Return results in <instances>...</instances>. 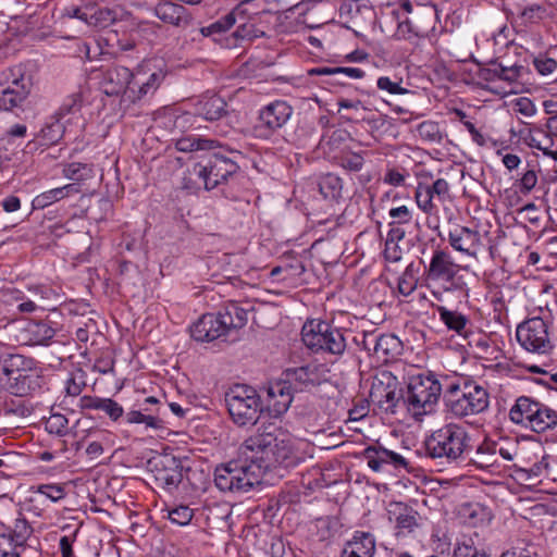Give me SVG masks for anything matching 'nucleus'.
<instances>
[{
	"instance_id": "1",
	"label": "nucleus",
	"mask_w": 557,
	"mask_h": 557,
	"mask_svg": "<svg viewBox=\"0 0 557 557\" xmlns=\"http://www.w3.org/2000/svg\"><path fill=\"white\" fill-rule=\"evenodd\" d=\"M271 426L262 433L250 436L242 444L244 455L250 453L261 466V474L265 470L296 465L299 458L294 450L293 440L285 432Z\"/></svg>"
},
{
	"instance_id": "2",
	"label": "nucleus",
	"mask_w": 557,
	"mask_h": 557,
	"mask_svg": "<svg viewBox=\"0 0 557 557\" xmlns=\"http://www.w3.org/2000/svg\"><path fill=\"white\" fill-rule=\"evenodd\" d=\"M261 466L250 453L246 455L239 447L238 457L215 468L214 483L222 492L244 493L261 481Z\"/></svg>"
},
{
	"instance_id": "3",
	"label": "nucleus",
	"mask_w": 557,
	"mask_h": 557,
	"mask_svg": "<svg viewBox=\"0 0 557 557\" xmlns=\"http://www.w3.org/2000/svg\"><path fill=\"white\" fill-rule=\"evenodd\" d=\"M425 454L432 459L459 462L472 448L471 435L458 423H447L432 432L424 441Z\"/></svg>"
},
{
	"instance_id": "4",
	"label": "nucleus",
	"mask_w": 557,
	"mask_h": 557,
	"mask_svg": "<svg viewBox=\"0 0 557 557\" xmlns=\"http://www.w3.org/2000/svg\"><path fill=\"white\" fill-rule=\"evenodd\" d=\"M442 394V385L432 373L411 375L403 395L407 410L419 419L431 413Z\"/></svg>"
},
{
	"instance_id": "5",
	"label": "nucleus",
	"mask_w": 557,
	"mask_h": 557,
	"mask_svg": "<svg viewBox=\"0 0 557 557\" xmlns=\"http://www.w3.org/2000/svg\"><path fill=\"white\" fill-rule=\"evenodd\" d=\"M346 331L323 320H309L301 330L305 345L314 352L342 356L347 347Z\"/></svg>"
},
{
	"instance_id": "6",
	"label": "nucleus",
	"mask_w": 557,
	"mask_h": 557,
	"mask_svg": "<svg viewBox=\"0 0 557 557\" xmlns=\"http://www.w3.org/2000/svg\"><path fill=\"white\" fill-rule=\"evenodd\" d=\"M231 420L237 426H250L258 422L262 403L258 392L249 385L235 384L224 395Z\"/></svg>"
},
{
	"instance_id": "7",
	"label": "nucleus",
	"mask_w": 557,
	"mask_h": 557,
	"mask_svg": "<svg viewBox=\"0 0 557 557\" xmlns=\"http://www.w3.org/2000/svg\"><path fill=\"white\" fill-rule=\"evenodd\" d=\"M447 412L461 419L474 416L488 408V393L474 383H465L463 386L451 384L444 396Z\"/></svg>"
},
{
	"instance_id": "8",
	"label": "nucleus",
	"mask_w": 557,
	"mask_h": 557,
	"mask_svg": "<svg viewBox=\"0 0 557 557\" xmlns=\"http://www.w3.org/2000/svg\"><path fill=\"white\" fill-rule=\"evenodd\" d=\"M509 419L515 424L542 433L556 426L557 411L532 397L520 396L509 410Z\"/></svg>"
},
{
	"instance_id": "9",
	"label": "nucleus",
	"mask_w": 557,
	"mask_h": 557,
	"mask_svg": "<svg viewBox=\"0 0 557 557\" xmlns=\"http://www.w3.org/2000/svg\"><path fill=\"white\" fill-rule=\"evenodd\" d=\"M237 171L238 165L236 162L214 153L205 164L196 163L191 170L188 171V180L193 183L195 188L202 186L205 189L211 190L226 182L230 177L235 175Z\"/></svg>"
},
{
	"instance_id": "10",
	"label": "nucleus",
	"mask_w": 557,
	"mask_h": 557,
	"mask_svg": "<svg viewBox=\"0 0 557 557\" xmlns=\"http://www.w3.org/2000/svg\"><path fill=\"white\" fill-rule=\"evenodd\" d=\"M293 112V107L285 100L277 99L263 106L258 111L252 127L253 136L259 139H270L287 124Z\"/></svg>"
},
{
	"instance_id": "11",
	"label": "nucleus",
	"mask_w": 557,
	"mask_h": 557,
	"mask_svg": "<svg viewBox=\"0 0 557 557\" xmlns=\"http://www.w3.org/2000/svg\"><path fill=\"white\" fill-rule=\"evenodd\" d=\"M520 346L527 351L547 355L553 350L548 324L543 318L534 317L520 323L516 330Z\"/></svg>"
},
{
	"instance_id": "12",
	"label": "nucleus",
	"mask_w": 557,
	"mask_h": 557,
	"mask_svg": "<svg viewBox=\"0 0 557 557\" xmlns=\"http://www.w3.org/2000/svg\"><path fill=\"white\" fill-rule=\"evenodd\" d=\"M30 91V81L20 66L8 69L0 76V110L21 106Z\"/></svg>"
},
{
	"instance_id": "13",
	"label": "nucleus",
	"mask_w": 557,
	"mask_h": 557,
	"mask_svg": "<svg viewBox=\"0 0 557 557\" xmlns=\"http://www.w3.org/2000/svg\"><path fill=\"white\" fill-rule=\"evenodd\" d=\"M369 397L380 410L395 413L403 399L397 377L387 370L380 371L372 380Z\"/></svg>"
},
{
	"instance_id": "14",
	"label": "nucleus",
	"mask_w": 557,
	"mask_h": 557,
	"mask_svg": "<svg viewBox=\"0 0 557 557\" xmlns=\"http://www.w3.org/2000/svg\"><path fill=\"white\" fill-rule=\"evenodd\" d=\"M460 265L457 264L449 251L437 247L425 267L424 275L428 282L442 284L446 289L460 288L457 280Z\"/></svg>"
},
{
	"instance_id": "15",
	"label": "nucleus",
	"mask_w": 557,
	"mask_h": 557,
	"mask_svg": "<svg viewBox=\"0 0 557 557\" xmlns=\"http://www.w3.org/2000/svg\"><path fill=\"white\" fill-rule=\"evenodd\" d=\"M2 370L7 376L13 377L22 384L17 387L16 393L24 395L35 388L32 384L35 382L34 379L39 377L40 367L34 358L13 354L4 359Z\"/></svg>"
},
{
	"instance_id": "16",
	"label": "nucleus",
	"mask_w": 557,
	"mask_h": 557,
	"mask_svg": "<svg viewBox=\"0 0 557 557\" xmlns=\"http://www.w3.org/2000/svg\"><path fill=\"white\" fill-rule=\"evenodd\" d=\"M417 207L428 215L437 213L438 203L453 200L450 185L445 178H437L431 184L419 182L414 189Z\"/></svg>"
},
{
	"instance_id": "17",
	"label": "nucleus",
	"mask_w": 557,
	"mask_h": 557,
	"mask_svg": "<svg viewBox=\"0 0 557 557\" xmlns=\"http://www.w3.org/2000/svg\"><path fill=\"white\" fill-rule=\"evenodd\" d=\"M148 467L158 487L172 492L182 482V462L173 455L153 457L148 461Z\"/></svg>"
},
{
	"instance_id": "18",
	"label": "nucleus",
	"mask_w": 557,
	"mask_h": 557,
	"mask_svg": "<svg viewBox=\"0 0 557 557\" xmlns=\"http://www.w3.org/2000/svg\"><path fill=\"white\" fill-rule=\"evenodd\" d=\"M326 369L322 364H306L299 368L287 369L283 376L293 388L297 391L309 389L326 381Z\"/></svg>"
},
{
	"instance_id": "19",
	"label": "nucleus",
	"mask_w": 557,
	"mask_h": 557,
	"mask_svg": "<svg viewBox=\"0 0 557 557\" xmlns=\"http://www.w3.org/2000/svg\"><path fill=\"white\" fill-rule=\"evenodd\" d=\"M55 335V329L49 320H29L20 329L17 339L22 345H48Z\"/></svg>"
},
{
	"instance_id": "20",
	"label": "nucleus",
	"mask_w": 557,
	"mask_h": 557,
	"mask_svg": "<svg viewBox=\"0 0 557 557\" xmlns=\"http://www.w3.org/2000/svg\"><path fill=\"white\" fill-rule=\"evenodd\" d=\"M294 392L285 377L270 383L267 388L268 410L275 417L285 413L293 401Z\"/></svg>"
},
{
	"instance_id": "21",
	"label": "nucleus",
	"mask_w": 557,
	"mask_h": 557,
	"mask_svg": "<svg viewBox=\"0 0 557 557\" xmlns=\"http://www.w3.org/2000/svg\"><path fill=\"white\" fill-rule=\"evenodd\" d=\"M133 78L134 73L128 67L114 65L104 72L101 86L109 96H117L126 90L135 94Z\"/></svg>"
},
{
	"instance_id": "22",
	"label": "nucleus",
	"mask_w": 557,
	"mask_h": 557,
	"mask_svg": "<svg viewBox=\"0 0 557 557\" xmlns=\"http://www.w3.org/2000/svg\"><path fill=\"white\" fill-rule=\"evenodd\" d=\"M448 242L455 250L474 258L482 246L480 233L461 225H456L449 230Z\"/></svg>"
},
{
	"instance_id": "23",
	"label": "nucleus",
	"mask_w": 557,
	"mask_h": 557,
	"mask_svg": "<svg viewBox=\"0 0 557 557\" xmlns=\"http://www.w3.org/2000/svg\"><path fill=\"white\" fill-rule=\"evenodd\" d=\"M226 334L220 313H206L190 327V335L197 342H212Z\"/></svg>"
},
{
	"instance_id": "24",
	"label": "nucleus",
	"mask_w": 557,
	"mask_h": 557,
	"mask_svg": "<svg viewBox=\"0 0 557 557\" xmlns=\"http://www.w3.org/2000/svg\"><path fill=\"white\" fill-rule=\"evenodd\" d=\"M363 457L367 460L368 467L374 472L383 471L387 465H392L395 468H406L408 465L401 455L383 446H368L363 450Z\"/></svg>"
},
{
	"instance_id": "25",
	"label": "nucleus",
	"mask_w": 557,
	"mask_h": 557,
	"mask_svg": "<svg viewBox=\"0 0 557 557\" xmlns=\"http://www.w3.org/2000/svg\"><path fill=\"white\" fill-rule=\"evenodd\" d=\"M154 11L159 20L177 28L185 29L194 21L193 14L185 7L175 2L159 3Z\"/></svg>"
},
{
	"instance_id": "26",
	"label": "nucleus",
	"mask_w": 557,
	"mask_h": 557,
	"mask_svg": "<svg viewBox=\"0 0 557 557\" xmlns=\"http://www.w3.org/2000/svg\"><path fill=\"white\" fill-rule=\"evenodd\" d=\"M388 518L395 522L398 534L410 533L418 527L419 513L401 502H394L388 507Z\"/></svg>"
},
{
	"instance_id": "27",
	"label": "nucleus",
	"mask_w": 557,
	"mask_h": 557,
	"mask_svg": "<svg viewBox=\"0 0 557 557\" xmlns=\"http://www.w3.org/2000/svg\"><path fill=\"white\" fill-rule=\"evenodd\" d=\"M375 539L370 532L356 531L345 544L339 557H373Z\"/></svg>"
},
{
	"instance_id": "28",
	"label": "nucleus",
	"mask_w": 557,
	"mask_h": 557,
	"mask_svg": "<svg viewBox=\"0 0 557 557\" xmlns=\"http://www.w3.org/2000/svg\"><path fill=\"white\" fill-rule=\"evenodd\" d=\"M195 114L207 121H215L226 114V102L216 94H205L195 103Z\"/></svg>"
},
{
	"instance_id": "29",
	"label": "nucleus",
	"mask_w": 557,
	"mask_h": 557,
	"mask_svg": "<svg viewBox=\"0 0 557 557\" xmlns=\"http://www.w3.org/2000/svg\"><path fill=\"white\" fill-rule=\"evenodd\" d=\"M460 521L472 528L486 527L492 521L493 515L491 509L480 503H466L458 509Z\"/></svg>"
},
{
	"instance_id": "30",
	"label": "nucleus",
	"mask_w": 557,
	"mask_h": 557,
	"mask_svg": "<svg viewBox=\"0 0 557 557\" xmlns=\"http://www.w3.org/2000/svg\"><path fill=\"white\" fill-rule=\"evenodd\" d=\"M436 311L440 321L447 327L448 331L456 333L461 337H467L471 326L469 315L463 314L458 310L448 309L445 306H437Z\"/></svg>"
},
{
	"instance_id": "31",
	"label": "nucleus",
	"mask_w": 557,
	"mask_h": 557,
	"mask_svg": "<svg viewBox=\"0 0 557 557\" xmlns=\"http://www.w3.org/2000/svg\"><path fill=\"white\" fill-rule=\"evenodd\" d=\"M403 349L401 342L393 334L376 336L373 355L382 362L395 359Z\"/></svg>"
},
{
	"instance_id": "32",
	"label": "nucleus",
	"mask_w": 557,
	"mask_h": 557,
	"mask_svg": "<svg viewBox=\"0 0 557 557\" xmlns=\"http://www.w3.org/2000/svg\"><path fill=\"white\" fill-rule=\"evenodd\" d=\"M469 460L480 469L497 467V442L485 437V440L476 446Z\"/></svg>"
},
{
	"instance_id": "33",
	"label": "nucleus",
	"mask_w": 557,
	"mask_h": 557,
	"mask_svg": "<svg viewBox=\"0 0 557 557\" xmlns=\"http://www.w3.org/2000/svg\"><path fill=\"white\" fill-rule=\"evenodd\" d=\"M85 102V90L79 87L78 90L66 96L55 112L54 117H60L63 121H71L81 116V111Z\"/></svg>"
},
{
	"instance_id": "34",
	"label": "nucleus",
	"mask_w": 557,
	"mask_h": 557,
	"mask_svg": "<svg viewBox=\"0 0 557 557\" xmlns=\"http://www.w3.org/2000/svg\"><path fill=\"white\" fill-rule=\"evenodd\" d=\"M222 324L226 333L233 329H242L248 321L247 310L240 308L237 302H228L222 310L219 311Z\"/></svg>"
},
{
	"instance_id": "35",
	"label": "nucleus",
	"mask_w": 557,
	"mask_h": 557,
	"mask_svg": "<svg viewBox=\"0 0 557 557\" xmlns=\"http://www.w3.org/2000/svg\"><path fill=\"white\" fill-rule=\"evenodd\" d=\"M125 422L128 424H145L146 428L159 430L164 425V421L153 408L143 407L128 411L125 414Z\"/></svg>"
},
{
	"instance_id": "36",
	"label": "nucleus",
	"mask_w": 557,
	"mask_h": 557,
	"mask_svg": "<svg viewBox=\"0 0 557 557\" xmlns=\"http://www.w3.org/2000/svg\"><path fill=\"white\" fill-rule=\"evenodd\" d=\"M77 193H79V187L76 184H66L62 187L52 188L36 196L33 200V206L35 209H44Z\"/></svg>"
},
{
	"instance_id": "37",
	"label": "nucleus",
	"mask_w": 557,
	"mask_h": 557,
	"mask_svg": "<svg viewBox=\"0 0 557 557\" xmlns=\"http://www.w3.org/2000/svg\"><path fill=\"white\" fill-rule=\"evenodd\" d=\"M141 70H138L134 73L133 78V87L135 94H133L134 99H141L143 97L153 94L162 81L164 79V73L162 71L153 72L149 75L147 79H141Z\"/></svg>"
},
{
	"instance_id": "38",
	"label": "nucleus",
	"mask_w": 557,
	"mask_h": 557,
	"mask_svg": "<svg viewBox=\"0 0 557 557\" xmlns=\"http://www.w3.org/2000/svg\"><path fill=\"white\" fill-rule=\"evenodd\" d=\"M520 71L518 67H506L500 64H493L492 67L481 71V77L486 82L504 81L513 83L518 79Z\"/></svg>"
},
{
	"instance_id": "39",
	"label": "nucleus",
	"mask_w": 557,
	"mask_h": 557,
	"mask_svg": "<svg viewBox=\"0 0 557 557\" xmlns=\"http://www.w3.org/2000/svg\"><path fill=\"white\" fill-rule=\"evenodd\" d=\"M89 14L87 25L106 28L110 26L116 20V11L107 7H97L89 4Z\"/></svg>"
},
{
	"instance_id": "40",
	"label": "nucleus",
	"mask_w": 557,
	"mask_h": 557,
	"mask_svg": "<svg viewBox=\"0 0 557 557\" xmlns=\"http://www.w3.org/2000/svg\"><path fill=\"white\" fill-rule=\"evenodd\" d=\"M219 141L201 137H183L176 141V148L183 152H191L198 150H211L219 146Z\"/></svg>"
},
{
	"instance_id": "41",
	"label": "nucleus",
	"mask_w": 557,
	"mask_h": 557,
	"mask_svg": "<svg viewBox=\"0 0 557 557\" xmlns=\"http://www.w3.org/2000/svg\"><path fill=\"white\" fill-rule=\"evenodd\" d=\"M529 145L532 148H536L542 150L546 156H553L557 159V156L550 150L553 146V136L548 134V132H544L541 128H533L529 134Z\"/></svg>"
},
{
	"instance_id": "42",
	"label": "nucleus",
	"mask_w": 557,
	"mask_h": 557,
	"mask_svg": "<svg viewBox=\"0 0 557 557\" xmlns=\"http://www.w3.org/2000/svg\"><path fill=\"white\" fill-rule=\"evenodd\" d=\"M62 174L64 177L72 181H85L94 176V169L91 164L72 162L63 166Z\"/></svg>"
},
{
	"instance_id": "43",
	"label": "nucleus",
	"mask_w": 557,
	"mask_h": 557,
	"mask_svg": "<svg viewBox=\"0 0 557 557\" xmlns=\"http://www.w3.org/2000/svg\"><path fill=\"white\" fill-rule=\"evenodd\" d=\"M418 285L417 268L413 262L409 263L398 278L397 288L403 296L411 295Z\"/></svg>"
},
{
	"instance_id": "44",
	"label": "nucleus",
	"mask_w": 557,
	"mask_h": 557,
	"mask_svg": "<svg viewBox=\"0 0 557 557\" xmlns=\"http://www.w3.org/2000/svg\"><path fill=\"white\" fill-rule=\"evenodd\" d=\"M319 188L324 198L338 199L343 191V181L337 175L327 174L321 180Z\"/></svg>"
},
{
	"instance_id": "45",
	"label": "nucleus",
	"mask_w": 557,
	"mask_h": 557,
	"mask_svg": "<svg viewBox=\"0 0 557 557\" xmlns=\"http://www.w3.org/2000/svg\"><path fill=\"white\" fill-rule=\"evenodd\" d=\"M236 23V13L235 11L228 12L226 15L222 16L218 21L212 24L201 27L200 33L202 36L208 37L215 34L226 33L231 27H233Z\"/></svg>"
},
{
	"instance_id": "46",
	"label": "nucleus",
	"mask_w": 557,
	"mask_h": 557,
	"mask_svg": "<svg viewBox=\"0 0 557 557\" xmlns=\"http://www.w3.org/2000/svg\"><path fill=\"white\" fill-rule=\"evenodd\" d=\"M67 121H63L60 117H55V120L49 124H46L41 129L42 139L47 145H54L60 139H62L65 133V124Z\"/></svg>"
},
{
	"instance_id": "47",
	"label": "nucleus",
	"mask_w": 557,
	"mask_h": 557,
	"mask_svg": "<svg viewBox=\"0 0 557 557\" xmlns=\"http://www.w3.org/2000/svg\"><path fill=\"white\" fill-rule=\"evenodd\" d=\"M395 36L398 39L409 41L413 47H418L420 41L424 38L421 32L416 28L409 20H405L398 24Z\"/></svg>"
},
{
	"instance_id": "48",
	"label": "nucleus",
	"mask_w": 557,
	"mask_h": 557,
	"mask_svg": "<svg viewBox=\"0 0 557 557\" xmlns=\"http://www.w3.org/2000/svg\"><path fill=\"white\" fill-rule=\"evenodd\" d=\"M45 428L50 434L65 436L69 433V420L64 414L53 412L46 419Z\"/></svg>"
},
{
	"instance_id": "49",
	"label": "nucleus",
	"mask_w": 557,
	"mask_h": 557,
	"mask_svg": "<svg viewBox=\"0 0 557 557\" xmlns=\"http://www.w3.org/2000/svg\"><path fill=\"white\" fill-rule=\"evenodd\" d=\"M417 134L418 136L428 143H440L442 139V134L440 131V126L434 121H423L417 125Z\"/></svg>"
},
{
	"instance_id": "50",
	"label": "nucleus",
	"mask_w": 557,
	"mask_h": 557,
	"mask_svg": "<svg viewBox=\"0 0 557 557\" xmlns=\"http://www.w3.org/2000/svg\"><path fill=\"white\" fill-rule=\"evenodd\" d=\"M337 160L339 166L350 172L361 171L364 164L363 156L352 151H344Z\"/></svg>"
},
{
	"instance_id": "51",
	"label": "nucleus",
	"mask_w": 557,
	"mask_h": 557,
	"mask_svg": "<svg viewBox=\"0 0 557 557\" xmlns=\"http://www.w3.org/2000/svg\"><path fill=\"white\" fill-rule=\"evenodd\" d=\"M409 177V172L403 166H387L383 176V183L400 187L404 186L406 180Z\"/></svg>"
},
{
	"instance_id": "52",
	"label": "nucleus",
	"mask_w": 557,
	"mask_h": 557,
	"mask_svg": "<svg viewBox=\"0 0 557 557\" xmlns=\"http://www.w3.org/2000/svg\"><path fill=\"white\" fill-rule=\"evenodd\" d=\"M33 532L32 527L25 518H17L14 522V527L9 535L13 539V542L18 546H23L27 539Z\"/></svg>"
},
{
	"instance_id": "53",
	"label": "nucleus",
	"mask_w": 557,
	"mask_h": 557,
	"mask_svg": "<svg viewBox=\"0 0 557 557\" xmlns=\"http://www.w3.org/2000/svg\"><path fill=\"white\" fill-rule=\"evenodd\" d=\"M194 517V510L186 505H180L168 510V518L178 525H187Z\"/></svg>"
},
{
	"instance_id": "54",
	"label": "nucleus",
	"mask_w": 557,
	"mask_h": 557,
	"mask_svg": "<svg viewBox=\"0 0 557 557\" xmlns=\"http://www.w3.org/2000/svg\"><path fill=\"white\" fill-rule=\"evenodd\" d=\"M36 493L54 503L63 499L66 495L65 488L61 484H40L37 486Z\"/></svg>"
},
{
	"instance_id": "55",
	"label": "nucleus",
	"mask_w": 557,
	"mask_h": 557,
	"mask_svg": "<svg viewBox=\"0 0 557 557\" xmlns=\"http://www.w3.org/2000/svg\"><path fill=\"white\" fill-rule=\"evenodd\" d=\"M500 557H539V555L533 544L519 542L510 549L504 552Z\"/></svg>"
},
{
	"instance_id": "56",
	"label": "nucleus",
	"mask_w": 557,
	"mask_h": 557,
	"mask_svg": "<svg viewBox=\"0 0 557 557\" xmlns=\"http://www.w3.org/2000/svg\"><path fill=\"white\" fill-rule=\"evenodd\" d=\"M376 86L380 90L387 91L391 95H405L408 89L401 86V79L392 81L387 76H381L377 78Z\"/></svg>"
},
{
	"instance_id": "57",
	"label": "nucleus",
	"mask_w": 557,
	"mask_h": 557,
	"mask_svg": "<svg viewBox=\"0 0 557 557\" xmlns=\"http://www.w3.org/2000/svg\"><path fill=\"white\" fill-rule=\"evenodd\" d=\"M100 411H103L114 422L124 417L123 407L112 398L102 399Z\"/></svg>"
},
{
	"instance_id": "58",
	"label": "nucleus",
	"mask_w": 557,
	"mask_h": 557,
	"mask_svg": "<svg viewBox=\"0 0 557 557\" xmlns=\"http://www.w3.org/2000/svg\"><path fill=\"white\" fill-rule=\"evenodd\" d=\"M26 288L32 294L33 299L36 301L50 300L58 296L53 288L45 284H28Z\"/></svg>"
},
{
	"instance_id": "59",
	"label": "nucleus",
	"mask_w": 557,
	"mask_h": 557,
	"mask_svg": "<svg viewBox=\"0 0 557 557\" xmlns=\"http://www.w3.org/2000/svg\"><path fill=\"white\" fill-rule=\"evenodd\" d=\"M453 557H490L483 550L478 549L470 543H458L453 553Z\"/></svg>"
},
{
	"instance_id": "60",
	"label": "nucleus",
	"mask_w": 557,
	"mask_h": 557,
	"mask_svg": "<svg viewBox=\"0 0 557 557\" xmlns=\"http://www.w3.org/2000/svg\"><path fill=\"white\" fill-rule=\"evenodd\" d=\"M86 386L85 375L83 372L79 374H72L65 385V391L69 396H78Z\"/></svg>"
},
{
	"instance_id": "61",
	"label": "nucleus",
	"mask_w": 557,
	"mask_h": 557,
	"mask_svg": "<svg viewBox=\"0 0 557 557\" xmlns=\"http://www.w3.org/2000/svg\"><path fill=\"white\" fill-rule=\"evenodd\" d=\"M319 73L331 74V75H335V76L345 75L352 79H360L366 75L363 70H361L359 67H350V66L323 69V70L319 71Z\"/></svg>"
},
{
	"instance_id": "62",
	"label": "nucleus",
	"mask_w": 557,
	"mask_h": 557,
	"mask_svg": "<svg viewBox=\"0 0 557 557\" xmlns=\"http://www.w3.org/2000/svg\"><path fill=\"white\" fill-rule=\"evenodd\" d=\"M62 17L77 18L87 24L88 17H91L89 14V4L66 7L62 12Z\"/></svg>"
},
{
	"instance_id": "63",
	"label": "nucleus",
	"mask_w": 557,
	"mask_h": 557,
	"mask_svg": "<svg viewBox=\"0 0 557 557\" xmlns=\"http://www.w3.org/2000/svg\"><path fill=\"white\" fill-rule=\"evenodd\" d=\"M388 214L393 219L389 225L408 224L412 220V213L407 206L392 208Z\"/></svg>"
},
{
	"instance_id": "64",
	"label": "nucleus",
	"mask_w": 557,
	"mask_h": 557,
	"mask_svg": "<svg viewBox=\"0 0 557 557\" xmlns=\"http://www.w3.org/2000/svg\"><path fill=\"white\" fill-rule=\"evenodd\" d=\"M537 183V175L533 169L523 172L522 177L518 183V188L522 194H529Z\"/></svg>"
}]
</instances>
